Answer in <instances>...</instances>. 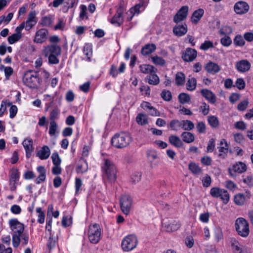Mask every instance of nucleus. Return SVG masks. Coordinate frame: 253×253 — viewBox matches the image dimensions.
I'll use <instances>...</instances> for the list:
<instances>
[{
  "label": "nucleus",
  "mask_w": 253,
  "mask_h": 253,
  "mask_svg": "<svg viewBox=\"0 0 253 253\" xmlns=\"http://www.w3.org/2000/svg\"><path fill=\"white\" fill-rule=\"evenodd\" d=\"M104 180L114 182L117 179V170L114 164L110 160L105 159L101 166Z\"/></svg>",
  "instance_id": "f257e3e1"
},
{
  "label": "nucleus",
  "mask_w": 253,
  "mask_h": 253,
  "mask_svg": "<svg viewBox=\"0 0 253 253\" xmlns=\"http://www.w3.org/2000/svg\"><path fill=\"white\" fill-rule=\"evenodd\" d=\"M132 140L130 135L127 132L116 134L111 139L113 146L117 148H123L127 146Z\"/></svg>",
  "instance_id": "f03ea898"
},
{
  "label": "nucleus",
  "mask_w": 253,
  "mask_h": 253,
  "mask_svg": "<svg viewBox=\"0 0 253 253\" xmlns=\"http://www.w3.org/2000/svg\"><path fill=\"white\" fill-rule=\"evenodd\" d=\"M88 238L92 244L98 243L101 239V229L99 224L90 225L87 232Z\"/></svg>",
  "instance_id": "7ed1b4c3"
},
{
  "label": "nucleus",
  "mask_w": 253,
  "mask_h": 253,
  "mask_svg": "<svg viewBox=\"0 0 253 253\" xmlns=\"http://www.w3.org/2000/svg\"><path fill=\"white\" fill-rule=\"evenodd\" d=\"M235 227L236 231L240 236L243 237H247L249 235L250 233L249 223L244 218H238L236 220Z\"/></svg>",
  "instance_id": "20e7f679"
},
{
  "label": "nucleus",
  "mask_w": 253,
  "mask_h": 253,
  "mask_svg": "<svg viewBox=\"0 0 253 253\" xmlns=\"http://www.w3.org/2000/svg\"><path fill=\"white\" fill-rule=\"evenodd\" d=\"M138 243L137 237L133 235L126 236L122 242V247L125 252H129L136 248Z\"/></svg>",
  "instance_id": "39448f33"
},
{
  "label": "nucleus",
  "mask_w": 253,
  "mask_h": 253,
  "mask_svg": "<svg viewBox=\"0 0 253 253\" xmlns=\"http://www.w3.org/2000/svg\"><path fill=\"white\" fill-rule=\"evenodd\" d=\"M120 205L122 212L128 215L132 206V199L129 195H123L120 199Z\"/></svg>",
  "instance_id": "423d86ee"
},
{
  "label": "nucleus",
  "mask_w": 253,
  "mask_h": 253,
  "mask_svg": "<svg viewBox=\"0 0 253 253\" xmlns=\"http://www.w3.org/2000/svg\"><path fill=\"white\" fill-rule=\"evenodd\" d=\"M61 48L57 44H51L44 46L42 50V54L45 57L49 55H60Z\"/></svg>",
  "instance_id": "0eeeda50"
},
{
  "label": "nucleus",
  "mask_w": 253,
  "mask_h": 253,
  "mask_svg": "<svg viewBox=\"0 0 253 253\" xmlns=\"http://www.w3.org/2000/svg\"><path fill=\"white\" fill-rule=\"evenodd\" d=\"M247 170V166L243 162H239L233 165L231 168L228 169V171L230 175L232 176H235V173H242Z\"/></svg>",
  "instance_id": "6e6552de"
},
{
  "label": "nucleus",
  "mask_w": 253,
  "mask_h": 253,
  "mask_svg": "<svg viewBox=\"0 0 253 253\" xmlns=\"http://www.w3.org/2000/svg\"><path fill=\"white\" fill-rule=\"evenodd\" d=\"M9 223L14 234L21 235L24 230V225L16 219H11Z\"/></svg>",
  "instance_id": "1a4fd4ad"
},
{
  "label": "nucleus",
  "mask_w": 253,
  "mask_h": 253,
  "mask_svg": "<svg viewBox=\"0 0 253 253\" xmlns=\"http://www.w3.org/2000/svg\"><path fill=\"white\" fill-rule=\"evenodd\" d=\"M162 224L166 230L169 232L176 231L181 225L178 221L174 220H164Z\"/></svg>",
  "instance_id": "9d476101"
},
{
  "label": "nucleus",
  "mask_w": 253,
  "mask_h": 253,
  "mask_svg": "<svg viewBox=\"0 0 253 253\" xmlns=\"http://www.w3.org/2000/svg\"><path fill=\"white\" fill-rule=\"evenodd\" d=\"M188 9L189 8L187 6H182L174 16L173 21L176 23H178L186 19L188 15Z\"/></svg>",
  "instance_id": "9b49d317"
},
{
  "label": "nucleus",
  "mask_w": 253,
  "mask_h": 253,
  "mask_svg": "<svg viewBox=\"0 0 253 253\" xmlns=\"http://www.w3.org/2000/svg\"><path fill=\"white\" fill-rule=\"evenodd\" d=\"M48 35V32L46 29H40L36 32L34 41L38 43H42L46 41Z\"/></svg>",
  "instance_id": "f8f14e48"
},
{
  "label": "nucleus",
  "mask_w": 253,
  "mask_h": 253,
  "mask_svg": "<svg viewBox=\"0 0 253 253\" xmlns=\"http://www.w3.org/2000/svg\"><path fill=\"white\" fill-rule=\"evenodd\" d=\"M24 28V24H21L19 26L16 27L15 29L16 33L12 34L9 36L8 39V42L10 44H13L18 41L22 37L21 31Z\"/></svg>",
  "instance_id": "ddd939ff"
},
{
  "label": "nucleus",
  "mask_w": 253,
  "mask_h": 253,
  "mask_svg": "<svg viewBox=\"0 0 253 253\" xmlns=\"http://www.w3.org/2000/svg\"><path fill=\"white\" fill-rule=\"evenodd\" d=\"M251 63L246 59L241 60L236 62L235 67L237 71L240 73H245L250 70Z\"/></svg>",
  "instance_id": "4468645a"
},
{
  "label": "nucleus",
  "mask_w": 253,
  "mask_h": 253,
  "mask_svg": "<svg viewBox=\"0 0 253 253\" xmlns=\"http://www.w3.org/2000/svg\"><path fill=\"white\" fill-rule=\"evenodd\" d=\"M197 56V52L195 49L187 48L183 52L182 58L186 62H191L196 58Z\"/></svg>",
  "instance_id": "2eb2a0df"
},
{
  "label": "nucleus",
  "mask_w": 253,
  "mask_h": 253,
  "mask_svg": "<svg viewBox=\"0 0 253 253\" xmlns=\"http://www.w3.org/2000/svg\"><path fill=\"white\" fill-rule=\"evenodd\" d=\"M234 11L238 14H242L247 13L249 9V6L247 2L244 1H238L234 5Z\"/></svg>",
  "instance_id": "dca6fc26"
},
{
  "label": "nucleus",
  "mask_w": 253,
  "mask_h": 253,
  "mask_svg": "<svg viewBox=\"0 0 253 253\" xmlns=\"http://www.w3.org/2000/svg\"><path fill=\"white\" fill-rule=\"evenodd\" d=\"M123 12V7L120 6L118 8L116 14L112 18L111 23L115 24L116 26H120L123 22V17L122 16Z\"/></svg>",
  "instance_id": "f3484780"
},
{
  "label": "nucleus",
  "mask_w": 253,
  "mask_h": 253,
  "mask_svg": "<svg viewBox=\"0 0 253 253\" xmlns=\"http://www.w3.org/2000/svg\"><path fill=\"white\" fill-rule=\"evenodd\" d=\"M187 27L186 24L177 25L173 28L174 34L177 37H181L186 34L187 32Z\"/></svg>",
  "instance_id": "a211bd4d"
},
{
  "label": "nucleus",
  "mask_w": 253,
  "mask_h": 253,
  "mask_svg": "<svg viewBox=\"0 0 253 253\" xmlns=\"http://www.w3.org/2000/svg\"><path fill=\"white\" fill-rule=\"evenodd\" d=\"M205 70L209 73L215 74L220 70V68L216 63L211 61L206 64Z\"/></svg>",
  "instance_id": "6ab92c4d"
},
{
  "label": "nucleus",
  "mask_w": 253,
  "mask_h": 253,
  "mask_svg": "<svg viewBox=\"0 0 253 253\" xmlns=\"http://www.w3.org/2000/svg\"><path fill=\"white\" fill-rule=\"evenodd\" d=\"M157 71V70L156 69L146 78V80L150 84L156 85L159 84V78L156 74Z\"/></svg>",
  "instance_id": "aec40b11"
},
{
  "label": "nucleus",
  "mask_w": 253,
  "mask_h": 253,
  "mask_svg": "<svg viewBox=\"0 0 253 253\" xmlns=\"http://www.w3.org/2000/svg\"><path fill=\"white\" fill-rule=\"evenodd\" d=\"M50 151L47 146H43L37 153V156L41 160H46L50 156Z\"/></svg>",
  "instance_id": "412c9836"
},
{
  "label": "nucleus",
  "mask_w": 253,
  "mask_h": 253,
  "mask_svg": "<svg viewBox=\"0 0 253 253\" xmlns=\"http://www.w3.org/2000/svg\"><path fill=\"white\" fill-rule=\"evenodd\" d=\"M201 93L210 102L212 103L215 102L216 97L211 90L207 89H203L201 90Z\"/></svg>",
  "instance_id": "4be33fe9"
},
{
  "label": "nucleus",
  "mask_w": 253,
  "mask_h": 253,
  "mask_svg": "<svg viewBox=\"0 0 253 253\" xmlns=\"http://www.w3.org/2000/svg\"><path fill=\"white\" fill-rule=\"evenodd\" d=\"M22 144L25 150L27 158H30L32 156V140L30 138L25 139Z\"/></svg>",
  "instance_id": "5701e85b"
},
{
  "label": "nucleus",
  "mask_w": 253,
  "mask_h": 253,
  "mask_svg": "<svg viewBox=\"0 0 253 253\" xmlns=\"http://www.w3.org/2000/svg\"><path fill=\"white\" fill-rule=\"evenodd\" d=\"M156 46L155 44L149 43L146 44L141 49V52L143 55L146 56L153 52L156 50Z\"/></svg>",
  "instance_id": "b1692460"
},
{
  "label": "nucleus",
  "mask_w": 253,
  "mask_h": 253,
  "mask_svg": "<svg viewBox=\"0 0 253 253\" xmlns=\"http://www.w3.org/2000/svg\"><path fill=\"white\" fill-rule=\"evenodd\" d=\"M37 171L39 175L36 180L37 184H40L42 182H43L45 180V169L43 166H39L37 168Z\"/></svg>",
  "instance_id": "393cba45"
},
{
  "label": "nucleus",
  "mask_w": 253,
  "mask_h": 253,
  "mask_svg": "<svg viewBox=\"0 0 253 253\" xmlns=\"http://www.w3.org/2000/svg\"><path fill=\"white\" fill-rule=\"evenodd\" d=\"M204 13V11L203 9L200 8L195 10L191 17V21L194 24H197L201 18L202 17Z\"/></svg>",
  "instance_id": "a878e982"
},
{
  "label": "nucleus",
  "mask_w": 253,
  "mask_h": 253,
  "mask_svg": "<svg viewBox=\"0 0 253 253\" xmlns=\"http://www.w3.org/2000/svg\"><path fill=\"white\" fill-rule=\"evenodd\" d=\"M147 156L149 161L150 162L152 167L156 166L157 164L153 163V161L159 158V155L158 153L153 150H149L147 152Z\"/></svg>",
  "instance_id": "bb28decb"
},
{
  "label": "nucleus",
  "mask_w": 253,
  "mask_h": 253,
  "mask_svg": "<svg viewBox=\"0 0 253 253\" xmlns=\"http://www.w3.org/2000/svg\"><path fill=\"white\" fill-rule=\"evenodd\" d=\"M23 82L26 86L32 87V70H29L25 73L23 77Z\"/></svg>",
  "instance_id": "cd10ccee"
},
{
  "label": "nucleus",
  "mask_w": 253,
  "mask_h": 253,
  "mask_svg": "<svg viewBox=\"0 0 253 253\" xmlns=\"http://www.w3.org/2000/svg\"><path fill=\"white\" fill-rule=\"evenodd\" d=\"M181 136L182 140L187 143H192L195 140L194 135L190 132H183L182 133Z\"/></svg>",
  "instance_id": "c85d7f7f"
},
{
  "label": "nucleus",
  "mask_w": 253,
  "mask_h": 253,
  "mask_svg": "<svg viewBox=\"0 0 253 253\" xmlns=\"http://www.w3.org/2000/svg\"><path fill=\"white\" fill-rule=\"evenodd\" d=\"M234 201L238 206L244 205L246 201V198L242 193L236 194L234 197Z\"/></svg>",
  "instance_id": "c756f323"
},
{
  "label": "nucleus",
  "mask_w": 253,
  "mask_h": 253,
  "mask_svg": "<svg viewBox=\"0 0 253 253\" xmlns=\"http://www.w3.org/2000/svg\"><path fill=\"white\" fill-rule=\"evenodd\" d=\"M169 143L173 146L179 148L182 146L183 143L181 139L177 136L172 135L169 137Z\"/></svg>",
  "instance_id": "7c9ffc66"
},
{
  "label": "nucleus",
  "mask_w": 253,
  "mask_h": 253,
  "mask_svg": "<svg viewBox=\"0 0 253 253\" xmlns=\"http://www.w3.org/2000/svg\"><path fill=\"white\" fill-rule=\"evenodd\" d=\"M88 169V165L86 161L82 159L77 168V171L78 173H83L87 171Z\"/></svg>",
  "instance_id": "2f4dec72"
},
{
  "label": "nucleus",
  "mask_w": 253,
  "mask_h": 253,
  "mask_svg": "<svg viewBox=\"0 0 253 253\" xmlns=\"http://www.w3.org/2000/svg\"><path fill=\"white\" fill-rule=\"evenodd\" d=\"M181 127L185 130L189 131L194 128V123L189 120L181 121Z\"/></svg>",
  "instance_id": "473e14b6"
},
{
  "label": "nucleus",
  "mask_w": 253,
  "mask_h": 253,
  "mask_svg": "<svg viewBox=\"0 0 253 253\" xmlns=\"http://www.w3.org/2000/svg\"><path fill=\"white\" fill-rule=\"evenodd\" d=\"M139 69L141 72L144 74H150L156 68L149 64H143L139 66Z\"/></svg>",
  "instance_id": "72a5a7b5"
},
{
  "label": "nucleus",
  "mask_w": 253,
  "mask_h": 253,
  "mask_svg": "<svg viewBox=\"0 0 253 253\" xmlns=\"http://www.w3.org/2000/svg\"><path fill=\"white\" fill-rule=\"evenodd\" d=\"M144 9L143 4L139 3L136 4L133 7H132L129 10V12L132 14V15L130 17L129 20H131L132 17L135 14H138L140 11H143Z\"/></svg>",
  "instance_id": "f704fd0d"
},
{
  "label": "nucleus",
  "mask_w": 253,
  "mask_h": 253,
  "mask_svg": "<svg viewBox=\"0 0 253 253\" xmlns=\"http://www.w3.org/2000/svg\"><path fill=\"white\" fill-rule=\"evenodd\" d=\"M188 169L194 174H200L202 171V169L195 163H190Z\"/></svg>",
  "instance_id": "c9c22d12"
},
{
  "label": "nucleus",
  "mask_w": 253,
  "mask_h": 253,
  "mask_svg": "<svg viewBox=\"0 0 253 253\" xmlns=\"http://www.w3.org/2000/svg\"><path fill=\"white\" fill-rule=\"evenodd\" d=\"M224 141H225L224 146H222V145H223V141H221L220 143L221 146L218 147L219 156L221 157L222 158H225V155H226V153H227L228 149V147L227 142L225 141V140H224Z\"/></svg>",
  "instance_id": "e433bc0d"
},
{
  "label": "nucleus",
  "mask_w": 253,
  "mask_h": 253,
  "mask_svg": "<svg viewBox=\"0 0 253 253\" xmlns=\"http://www.w3.org/2000/svg\"><path fill=\"white\" fill-rule=\"evenodd\" d=\"M136 121L140 125H145L148 123L147 116L141 113L138 114L136 118Z\"/></svg>",
  "instance_id": "4c0bfd02"
},
{
  "label": "nucleus",
  "mask_w": 253,
  "mask_h": 253,
  "mask_svg": "<svg viewBox=\"0 0 253 253\" xmlns=\"http://www.w3.org/2000/svg\"><path fill=\"white\" fill-rule=\"evenodd\" d=\"M197 81L195 78H189L186 83V88L190 91L194 90L196 87Z\"/></svg>",
  "instance_id": "58836bf2"
},
{
  "label": "nucleus",
  "mask_w": 253,
  "mask_h": 253,
  "mask_svg": "<svg viewBox=\"0 0 253 253\" xmlns=\"http://www.w3.org/2000/svg\"><path fill=\"white\" fill-rule=\"evenodd\" d=\"M208 122L209 125L213 128H216L219 126L218 118L214 116H210L208 118Z\"/></svg>",
  "instance_id": "ea45409f"
},
{
  "label": "nucleus",
  "mask_w": 253,
  "mask_h": 253,
  "mask_svg": "<svg viewBox=\"0 0 253 253\" xmlns=\"http://www.w3.org/2000/svg\"><path fill=\"white\" fill-rule=\"evenodd\" d=\"M230 244L232 248V250L236 253H241V248L239 247V243L238 241H237L234 238H232L230 240Z\"/></svg>",
  "instance_id": "a19ab883"
},
{
  "label": "nucleus",
  "mask_w": 253,
  "mask_h": 253,
  "mask_svg": "<svg viewBox=\"0 0 253 253\" xmlns=\"http://www.w3.org/2000/svg\"><path fill=\"white\" fill-rule=\"evenodd\" d=\"M185 75L182 72H178L175 76V83L177 85H183L185 82Z\"/></svg>",
  "instance_id": "79ce46f5"
},
{
  "label": "nucleus",
  "mask_w": 253,
  "mask_h": 253,
  "mask_svg": "<svg viewBox=\"0 0 253 253\" xmlns=\"http://www.w3.org/2000/svg\"><path fill=\"white\" fill-rule=\"evenodd\" d=\"M191 99L190 95L185 93H181L178 95V100L181 104L188 103Z\"/></svg>",
  "instance_id": "37998d69"
},
{
  "label": "nucleus",
  "mask_w": 253,
  "mask_h": 253,
  "mask_svg": "<svg viewBox=\"0 0 253 253\" xmlns=\"http://www.w3.org/2000/svg\"><path fill=\"white\" fill-rule=\"evenodd\" d=\"M219 198H220L224 204H226L229 201L230 195L227 190L223 189Z\"/></svg>",
  "instance_id": "c03bdc74"
},
{
  "label": "nucleus",
  "mask_w": 253,
  "mask_h": 253,
  "mask_svg": "<svg viewBox=\"0 0 253 253\" xmlns=\"http://www.w3.org/2000/svg\"><path fill=\"white\" fill-rule=\"evenodd\" d=\"M57 129V123L54 121H51L49 129V134L50 136H55Z\"/></svg>",
  "instance_id": "a18cd8bd"
},
{
  "label": "nucleus",
  "mask_w": 253,
  "mask_h": 253,
  "mask_svg": "<svg viewBox=\"0 0 253 253\" xmlns=\"http://www.w3.org/2000/svg\"><path fill=\"white\" fill-rule=\"evenodd\" d=\"M57 239L55 237H53L51 235L49 238V239L47 243V246L49 250H51L55 247Z\"/></svg>",
  "instance_id": "49530a36"
},
{
  "label": "nucleus",
  "mask_w": 253,
  "mask_h": 253,
  "mask_svg": "<svg viewBox=\"0 0 253 253\" xmlns=\"http://www.w3.org/2000/svg\"><path fill=\"white\" fill-rule=\"evenodd\" d=\"M84 53L86 56L88 61L90 60V57L92 55V49L89 44H86L84 47Z\"/></svg>",
  "instance_id": "de8ad7c7"
},
{
  "label": "nucleus",
  "mask_w": 253,
  "mask_h": 253,
  "mask_svg": "<svg viewBox=\"0 0 253 253\" xmlns=\"http://www.w3.org/2000/svg\"><path fill=\"white\" fill-rule=\"evenodd\" d=\"M223 190L218 187H213L211 189L210 194L213 197L219 198Z\"/></svg>",
  "instance_id": "09e8293b"
},
{
  "label": "nucleus",
  "mask_w": 253,
  "mask_h": 253,
  "mask_svg": "<svg viewBox=\"0 0 253 253\" xmlns=\"http://www.w3.org/2000/svg\"><path fill=\"white\" fill-rule=\"evenodd\" d=\"M152 62L157 65L163 66L165 64V61L162 57L157 55L152 57Z\"/></svg>",
  "instance_id": "8fccbe9b"
},
{
  "label": "nucleus",
  "mask_w": 253,
  "mask_h": 253,
  "mask_svg": "<svg viewBox=\"0 0 253 253\" xmlns=\"http://www.w3.org/2000/svg\"><path fill=\"white\" fill-rule=\"evenodd\" d=\"M161 96L162 98L166 101H169L171 99L172 95L170 91L167 90H163L161 93Z\"/></svg>",
  "instance_id": "3c124183"
},
{
  "label": "nucleus",
  "mask_w": 253,
  "mask_h": 253,
  "mask_svg": "<svg viewBox=\"0 0 253 253\" xmlns=\"http://www.w3.org/2000/svg\"><path fill=\"white\" fill-rule=\"evenodd\" d=\"M24 24V28L26 30L29 31L32 28V12L28 15V19L26 22H23L21 24Z\"/></svg>",
  "instance_id": "603ef678"
},
{
  "label": "nucleus",
  "mask_w": 253,
  "mask_h": 253,
  "mask_svg": "<svg viewBox=\"0 0 253 253\" xmlns=\"http://www.w3.org/2000/svg\"><path fill=\"white\" fill-rule=\"evenodd\" d=\"M86 6L85 5L82 4L80 6V18L81 19H87L88 18L86 15Z\"/></svg>",
  "instance_id": "864d4df0"
},
{
  "label": "nucleus",
  "mask_w": 253,
  "mask_h": 253,
  "mask_svg": "<svg viewBox=\"0 0 253 253\" xmlns=\"http://www.w3.org/2000/svg\"><path fill=\"white\" fill-rule=\"evenodd\" d=\"M180 124L181 121L173 120L170 122L169 126L173 130H177L179 127H181Z\"/></svg>",
  "instance_id": "5fc2aeb1"
},
{
  "label": "nucleus",
  "mask_w": 253,
  "mask_h": 253,
  "mask_svg": "<svg viewBox=\"0 0 253 253\" xmlns=\"http://www.w3.org/2000/svg\"><path fill=\"white\" fill-rule=\"evenodd\" d=\"M53 22L51 16H45L42 18V24L44 26H49Z\"/></svg>",
  "instance_id": "6e6d98bb"
},
{
  "label": "nucleus",
  "mask_w": 253,
  "mask_h": 253,
  "mask_svg": "<svg viewBox=\"0 0 253 253\" xmlns=\"http://www.w3.org/2000/svg\"><path fill=\"white\" fill-rule=\"evenodd\" d=\"M19 175L17 170H13L11 171L10 182L15 183L19 179Z\"/></svg>",
  "instance_id": "4d7b16f0"
},
{
  "label": "nucleus",
  "mask_w": 253,
  "mask_h": 253,
  "mask_svg": "<svg viewBox=\"0 0 253 253\" xmlns=\"http://www.w3.org/2000/svg\"><path fill=\"white\" fill-rule=\"evenodd\" d=\"M232 32V28L230 26H226L221 28L219 32L221 35L226 36V35L231 34Z\"/></svg>",
  "instance_id": "13d9d810"
},
{
  "label": "nucleus",
  "mask_w": 253,
  "mask_h": 253,
  "mask_svg": "<svg viewBox=\"0 0 253 253\" xmlns=\"http://www.w3.org/2000/svg\"><path fill=\"white\" fill-rule=\"evenodd\" d=\"M234 43L237 46H243L245 44V41L241 36H237L234 40Z\"/></svg>",
  "instance_id": "bf43d9fd"
},
{
  "label": "nucleus",
  "mask_w": 253,
  "mask_h": 253,
  "mask_svg": "<svg viewBox=\"0 0 253 253\" xmlns=\"http://www.w3.org/2000/svg\"><path fill=\"white\" fill-rule=\"evenodd\" d=\"M220 42L223 46H228L232 43V40L229 37L225 36L221 39Z\"/></svg>",
  "instance_id": "052dcab7"
},
{
  "label": "nucleus",
  "mask_w": 253,
  "mask_h": 253,
  "mask_svg": "<svg viewBox=\"0 0 253 253\" xmlns=\"http://www.w3.org/2000/svg\"><path fill=\"white\" fill-rule=\"evenodd\" d=\"M198 131L200 133H205L206 132V125L203 122H198L196 126Z\"/></svg>",
  "instance_id": "680f3d73"
},
{
  "label": "nucleus",
  "mask_w": 253,
  "mask_h": 253,
  "mask_svg": "<svg viewBox=\"0 0 253 253\" xmlns=\"http://www.w3.org/2000/svg\"><path fill=\"white\" fill-rule=\"evenodd\" d=\"M245 82L242 78H238L237 79L236 81V86L237 87L240 89L242 90L244 89L245 87Z\"/></svg>",
  "instance_id": "e2e57ef3"
},
{
  "label": "nucleus",
  "mask_w": 253,
  "mask_h": 253,
  "mask_svg": "<svg viewBox=\"0 0 253 253\" xmlns=\"http://www.w3.org/2000/svg\"><path fill=\"white\" fill-rule=\"evenodd\" d=\"M51 158L54 165H60L61 163V159L57 153L52 154Z\"/></svg>",
  "instance_id": "0e129e2a"
},
{
  "label": "nucleus",
  "mask_w": 253,
  "mask_h": 253,
  "mask_svg": "<svg viewBox=\"0 0 253 253\" xmlns=\"http://www.w3.org/2000/svg\"><path fill=\"white\" fill-rule=\"evenodd\" d=\"M234 126L236 129L241 130H244L247 128L246 124L243 121L236 122L234 124Z\"/></svg>",
  "instance_id": "69168bd1"
},
{
  "label": "nucleus",
  "mask_w": 253,
  "mask_h": 253,
  "mask_svg": "<svg viewBox=\"0 0 253 253\" xmlns=\"http://www.w3.org/2000/svg\"><path fill=\"white\" fill-rule=\"evenodd\" d=\"M59 55H48V62L50 64H57L59 62V60L57 58Z\"/></svg>",
  "instance_id": "338daca9"
},
{
  "label": "nucleus",
  "mask_w": 253,
  "mask_h": 253,
  "mask_svg": "<svg viewBox=\"0 0 253 253\" xmlns=\"http://www.w3.org/2000/svg\"><path fill=\"white\" fill-rule=\"evenodd\" d=\"M243 182L249 185V186H251L253 185V176L252 175H249L247 176H243Z\"/></svg>",
  "instance_id": "774afa93"
}]
</instances>
